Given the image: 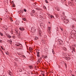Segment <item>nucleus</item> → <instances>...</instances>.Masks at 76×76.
Here are the masks:
<instances>
[{
    "instance_id": "obj_1",
    "label": "nucleus",
    "mask_w": 76,
    "mask_h": 76,
    "mask_svg": "<svg viewBox=\"0 0 76 76\" xmlns=\"http://www.w3.org/2000/svg\"><path fill=\"white\" fill-rule=\"evenodd\" d=\"M62 19L64 20V23H68V22H69L68 20L65 19L64 18Z\"/></svg>"
},
{
    "instance_id": "obj_2",
    "label": "nucleus",
    "mask_w": 76,
    "mask_h": 76,
    "mask_svg": "<svg viewBox=\"0 0 76 76\" xmlns=\"http://www.w3.org/2000/svg\"><path fill=\"white\" fill-rule=\"evenodd\" d=\"M51 27H48V32H49V34H50V33H51Z\"/></svg>"
},
{
    "instance_id": "obj_3",
    "label": "nucleus",
    "mask_w": 76,
    "mask_h": 76,
    "mask_svg": "<svg viewBox=\"0 0 76 76\" xmlns=\"http://www.w3.org/2000/svg\"><path fill=\"white\" fill-rule=\"evenodd\" d=\"M19 29L20 30V31H23L25 30V28L23 27H20L19 28Z\"/></svg>"
},
{
    "instance_id": "obj_4",
    "label": "nucleus",
    "mask_w": 76,
    "mask_h": 76,
    "mask_svg": "<svg viewBox=\"0 0 76 76\" xmlns=\"http://www.w3.org/2000/svg\"><path fill=\"white\" fill-rule=\"evenodd\" d=\"M59 42H60V44H62V43H63V41L62 40H59Z\"/></svg>"
},
{
    "instance_id": "obj_5",
    "label": "nucleus",
    "mask_w": 76,
    "mask_h": 76,
    "mask_svg": "<svg viewBox=\"0 0 76 76\" xmlns=\"http://www.w3.org/2000/svg\"><path fill=\"white\" fill-rule=\"evenodd\" d=\"M41 57H40L39 59V60H38V61L39 62H40V61H41Z\"/></svg>"
},
{
    "instance_id": "obj_6",
    "label": "nucleus",
    "mask_w": 76,
    "mask_h": 76,
    "mask_svg": "<svg viewBox=\"0 0 76 76\" xmlns=\"http://www.w3.org/2000/svg\"><path fill=\"white\" fill-rule=\"evenodd\" d=\"M7 37H8V38H11V37H12L11 36L9 35V34L8 35H7Z\"/></svg>"
},
{
    "instance_id": "obj_7",
    "label": "nucleus",
    "mask_w": 76,
    "mask_h": 76,
    "mask_svg": "<svg viewBox=\"0 0 76 76\" xmlns=\"http://www.w3.org/2000/svg\"><path fill=\"white\" fill-rule=\"evenodd\" d=\"M29 67L30 69H31L33 67V66H29Z\"/></svg>"
},
{
    "instance_id": "obj_8",
    "label": "nucleus",
    "mask_w": 76,
    "mask_h": 76,
    "mask_svg": "<svg viewBox=\"0 0 76 76\" xmlns=\"http://www.w3.org/2000/svg\"><path fill=\"white\" fill-rule=\"evenodd\" d=\"M31 12H32V13H35V10H33L31 11Z\"/></svg>"
},
{
    "instance_id": "obj_9",
    "label": "nucleus",
    "mask_w": 76,
    "mask_h": 76,
    "mask_svg": "<svg viewBox=\"0 0 76 76\" xmlns=\"http://www.w3.org/2000/svg\"><path fill=\"white\" fill-rule=\"evenodd\" d=\"M71 48H73V51H75V48H73V46H71Z\"/></svg>"
},
{
    "instance_id": "obj_10",
    "label": "nucleus",
    "mask_w": 76,
    "mask_h": 76,
    "mask_svg": "<svg viewBox=\"0 0 76 76\" xmlns=\"http://www.w3.org/2000/svg\"><path fill=\"white\" fill-rule=\"evenodd\" d=\"M39 35H41V30L39 31Z\"/></svg>"
},
{
    "instance_id": "obj_11",
    "label": "nucleus",
    "mask_w": 76,
    "mask_h": 76,
    "mask_svg": "<svg viewBox=\"0 0 76 76\" xmlns=\"http://www.w3.org/2000/svg\"><path fill=\"white\" fill-rule=\"evenodd\" d=\"M0 35H1V36H3V34L1 33V32H0Z\"/></svg>"
},
{
    "instance_id": "obj_12",
    "label": "nucleus",
    "mask_w": 76,
    "mask_h": 76,
    "mask_svg": "<svg viewBox=\"0 0 76 76\" xmlns=\"http://www.w3.org/2000/svg\"><path fill=\"white\" fill-rule=\"evenodd\" d=\"M50 16V18H54V16L52 15H51Z\"/></svg>"
},
{
    "instance_id": "obj_13",
    "label": "nucleus",
    "mask_w": 76,
    "mask_h": 76,
    "mask_svg": "<svg viewBox=\"0 0 76 76\" xmlns=\"http://www.w3.org/2000/svg\"><path fill=\"white\" fill-rule=\"evenodd\" d=\"M52 53L53 54H55V53H54V50H52Z\"/></svg>"
},
{
    "instance_id": "obj_14",
    "label": "nucleus",
    "mask_w": 76,
    "mask_h": 76,
    "mask_svg": "<svg viewBox=\"0 0 76 76\" xmlns=\"http://www.w3.org/2000/svg\"><path fill=\"white\" fill-rule=\"evenodd\" d=\"M23 20H24V21H25V20H26V19H25V18H23Z\"/></svg>"
},
{
    "instance_id": "obj_15",
    "label": "nucleus",
    "mask_w": 76,
    "mask_h": 76,
    "mask_svg": "<svg viewBox=\"0 0 76 76\" xmlns=\"http://www.w3.org/2000/svg\"><path fill=\"white\" fill-rule=\"evenodd\" d=\"M38 39V37H35L34 39Z\"/></svg>"
},
{
    "instance_id": "obj_16",
    "label": "nucleus",
    "mask_w": 76,
    "mask_h": 76,
    "mask_svg": "<svg viewBox=\"0 0 76 76\" xmlns=\"http://www.w3.org/2000/svg\"><path fill=\"white\" fill-rule=\"evenodd\" d=\"M9 74L10 75H12V73L10 72L9 73Z\"/></svg>"
},
{
    "instance_id": "obj_17",
    "label": "nucleus",
    "mask_w": 76,
    "mask_h": 76,
    "mask_svg": "<svg viewBox=\"0 0 76 76\" xmlns=\"http://www.w3.org/2000/svg\"><path fill=\"white\" fill-rule=\"evenodd\" d=\"M60 29H61V31H63V28H60Z\"/></svg>"
},
{
    "instance_id": "obj_18",
    "label": "nucleus",
    "mask_w": 76,
    "mask_h": 76,
    "mask_svg": "<svg viewBox=\"0 0 76 76\" xmlns=\"http://www.w3.org/2000/svg\"><path fill=\"white\" fill-rule=\"evenodd\" d=\"M35 15H35V16H37V13H36L35 14Z\"/></svg>"
},
{
    "instance_id": "obj_19",
    "label": "nucleus",
    "mask_w": 76,
    "mask_h": 76,
    "mask_svg": "<svg viewBox=\"0 0 76 76\" xmlns=\"http://www.w3.org/2000/svg\"><path fill=\"white\" fill-rule=\"evenodd\" d=\"M16 46H17L18 47L19 46V45L17 44H16Z\"/></svg>"
},
{
    "instance_id": "obj_20",
    "label": "nucleus",
    "mask_w": 76,
    "mask_h": 76,
    "mask_svg": "<svg viewBox=\"0 0 76 76\" xmlns=\"http://www.w3.org/2000/svg\"><path fill=\"white\" fill-rule=\"evenodd\" d=\"M29 50H32V48H29Z\"/></svg>"
},
{
    "instance_id": "obj_21",
    "label": "nucleus",
    "mask_w": 76,
    "mask_h": 76,
    "mask_svg": "<svg viewBox=\"0 0 76 76\" xmlns=\"http://www.w3.org/2000/svg\"><path fill=\"white\" fill-rule=\"evenodd\" d=\"M39 53H40L39 52H37V54H39Z\"/></svg>"
},
{
    "instance_id": "obj_22",
    "label": "nucleus",
    "mask_w": 76,
    "mask_h": 76,
    "mask_svg": "<svg viewBox=\"0 0 76 76\" xmlns=\"http://www.w3.org/2000/svg\"><path fill=\"white\" fill-rule=\"evenodd\" d=\"M18 44H19V45H21V46H22V44L18 43Z\"/></svg>"
},
{
    "instance_id": "obj_23",
    "label": "nucleus",
    "mask_w": 76,
    "mask_h": 76,
    "mask_svg": "<svg viewBox=\"0 0 76 76\" xmlns=\"http://www.w3.org/2000/svg\"><path fill=\"white\" fill-rule=\"evenodd\" d=\"M44 9H46V7L45 6H44Z\"/></svg>"
},
{
    "instance_id": "obj_24",
    "label": "nucleus",
    "mask_w": 76,
    "mask_h": 76,
    "mask_svg": "<svg viewBox=\"0 0 76 76\" xmlns=\"http://www.w3.org/2000/svg\"><path fill=\"white\" fill-rule=\"evenodd\" d=\"M24 12H26V10H25V9H24Z\"/></svg>"
},
{
    "instance_id": "obj_25",
    "label": "nucleus",
    "mask_w": 76,
    "mask_h": 76,
    "mask_svg": "<svg viewBox=\"0 0 76 76\" xmlns=\"http://www.w3.org/2000/svg\"><path fill=\"white\" fill-rule=\"evenodd\" d=\"M31 31H34V29L32 28Z\"/></svg>"
},
{
    "instance_id": "obj_26",
    "label": "nucleus",
    "mask_w": 76,
    "mask_h": 76,
    "mask_svg": "<svg viewBox=\"0 0 76 76\" xmlns=\"http://www.w3.org/2000/svg\"><path fill=\"white\" fill-rule=\"evenodd\" d=\"M45 2L46 3H48V1L47 0L45 1Z\"/></svg>"
},
{
    "instance_id": "obj_27",
    "label": "nucleus",
    "mask_w": 76,
    "mask_h": 76,
    "mask_svg": "<svg viewBox=\"0 0 76 76\" xmlns=\"http://www.w3.org/2000/svg\"><path fill=\"white\" fill-rule=\"evenodd\" d=\"M56 18H58V16L57 15H56Z\"/></svg>"
},
{
    "instance_id": "obj_28",
    "label": "nucleus",
    "mask_w": 76,
    "mask_h": 76,
    "mask_svg": "<svg viewBox=\"0 0 76 76\" xmlns=\"http://www.w3.org/2000/svg\"><path fill=\"white\" fill-rule=\"evenodd\" d=\"M15 4H13V7H15Z\"/></svg>"
},
{
    "instance_id": "obj_29",
    "label": "nucleus",
    "mask_w": 76,
    "mask_h": 76,
    "mask_svg": "<svg viewBox=\"0 0 76 76\" xmlns=\"http://www.w3.org/2000/svg\"><path fill=\"white\" fill-rule=\"evenodd\" d=\"M23 57H25V58H26V57H25V56H23Z\"/></svg>"
},
{
    "instance_id": "obj_30",
    "label": "nucleus",
    "mask_w": 76,
    "mask_h": 76,
    "mask_svg": "<svg viewBox=\"0 0 76 76\" xmlns=\"http://www.w3.org/2000/svg\"><path fill=\"white\" fill-rule=\"evenodd\" d=\"M37 57H39V55H38V54L37 55Z\"/></svg>"
},
{
    "instance_id": "obj_31",
    "label": "nucleus",
    "mask_w": 76,
    "mask_h": 76,
    "mask_svg": "<svg viewBox=\"0 0 76 76\" xmlns=\"http://www.w3.org/2000/svg\"><path fill=\"white\" fill-rule=\"evenodd\" d=\"M42 75L43 76H44V74H42Z\"/></svg>"
},
{
    "instance_id": "obj_32",
    "label": "nucleus",
    "mask_w": 76,
    "mask_h": 76,
    "mask_svg": "<svg viewBox=\"0 0 76 76\" xmlns=\"http://www.w3.org/2000/svg\"><path fill=\"white\" fill-rule=\"evenodd\" d=\"M10 20H11V21H13V20H12V19H11Z\"/></svg>"
},
{
    "instance_id": "obj_33",
    "label": "nucleus",
    "mask_w": 76,
    "mask_h": 76,
    "mask_svg": "<svg viewBox=\"0 0 76 76\" xmlns=\"http://www.w3.org/2000/svg\"><path fill=\"white\" fill-rule=\"evenodd\" d=\"M57 10H58V11H59V10H60L59 9H58Z\"/></svg>"
},
{
    "instance_id": "obj_34",
    "label": "nucleus",
    "mask_w": 76,
    "mask_h": 76,
    "mask_svg": "<svg viewBox=\"0 0 76 76\" xmlns=\"http://www.w3.org/2000/svg\"><path fill=\"white\" fill-rule=\"evenodd\" d=\"M2 50H4V49L3 48H2Z\"/></svg>"
},
{
    "instance_id": "obj_35",
    "label": "nucleus",
    "mask_w": 76,
    "mask_h": 76,
    "mask_svg": "<svg viewBox=\"0 0 76 76\" xmlns=\"http://www.w3.org/2000/svg\"><path fill=\"white\" fill-rule=\"evenodd\" d=\"M47 58V56H46L45 57V58Z\"/></svg>"
},
{
    "instance_id": "obj_36",
    "label": "nucleus",
    "mask_w": 76,
    "mask_h": 76,
    "mask_svg": "<svg viewBox=\"0 0 76 76\" xmlns=\"http://www.w3.org/2000/svg\"><path fill=\"white\" fill-rule=\"evenodd\" d=\"M20 72H22V70H20Z\"/></svg>"
},
{
    "instance_id": "obj_37",
    "label": "nucleus",
    "mask_w": 76,
    "mask_h": 76,
    "mask_svg": "<svg viewBox=\"0 0 76 76\" xmlns=\"http://www.w3.org/2000/svg\"><path fill=\"white\" fill-rule=\"evenodd\" d=\"M0 19H1V20H2V18H0Z\"/></svg>"
},
{
    "instance_id": "obj_38",
    "label": "nucleus",
    "mask_w": 76,
    "mask_h": 76,
    "mask_svg": "<svg viewBox=\"0 0 76 76\" xmlns=\"http://www.w3.org/2000/svg\"><path fill=\"white\" fill-rule=\"evenodd\" d=\"M1 42V40H0V42Z\"/></svg>"
},
{
    "instance_id": "obj_39",
    "label": "nucleus",
    "mask_w": 76,
    "mask_h": 76,
    "mask_svg": "<svg viewBox=\"0 0 76 76\" xmlns=\"http://www.w3.org/2000/svg\"><path fill=\"white\" fill-rule=\"evenodd\" d=\"M6 54H7V55H8V54H7V53H6Z\"/></svg>"
},
{
    "instance_id": "obj_40",
    "label": "nucleus",
    "mask_w": 76,
    "mask_h": 76,
    "mask_svg": "<svg viewBox=\"0 0 76 76\" xmlns=\"http://www.w3.org/2000/svg\"><path fill=\"white\" fill-rule=\"evenodd\" d=\"M19 46H20V47H22V46H21V45H20Z\"/></svg>"
},
{
    "instance_id": "obj_41",
    "label": "nucleus",
    "mask_w": 76,
    "mask_h": 76,
    "mask_svg": "<svg viewBox=\"0 0 76 76\" xmlns=\"http://www.w3.org/2000/svg\"><path fill=\"white\" fill-rule=\"evenodd\" d=\"M72 76H75V75H72Z\"/></svg>"
},
{
    "instance_id": "obj_42",
    "label": "nucleus",
    "mask_w": 76,
    "mask_h": 76,
    "mask_svg": "<svg viewBox=\"0 0 76 76\" xmlns=\"http://www.w3.org/2000/svg\"><path fill=\"white\" fill-rule=\"evenodd\" d=\"M50 0V1H53V0Z\"/></svg>"
},
{
    "instance_id": "obj_43",
    "label": "nucleus",
    "mask_w": 76,
    "mask_h": 76,
    "mask_svg": "<svg viewBox=\"0 0 76 76\" xmlns=\"http://www.w3.org/2000/svg\"><path fill=\"white\" fill-rule=\"evenodd\" d=\"M34 4H35V5H36V4L34 3Z\"/></svg>"
},
{
    "instance_id": "obj_44",
    "label": "nucleus",
    "mask_w": 76,
    "mask_h": 76,
    "mask_svg": "<svg viewBox=\"0 0 76 76\" xmlns=\"http://www.w3.org/2000/svg\"><path fill=\"white\" fill-rule=\"evenodd\" d=\"M1 48H2L1 46Z\"/></svg>"
},
{
    "instance_id": "obj_45",
    "label": "nucleus",
    "mask_w": 76,
    "mask_h": 76,
    "mask_svg": "<svg viewBox=\"0 0 76 76\" xmlns=\"http://www.w3.org/2000/svg\"><path fill=\"white\" fill-rule=\"evenodd\" d=\"M74 27V26H72V27Z\"/></svg>"
},
{
    "instance_id": "obj_46",
    "label": "nucleus",
    "mask_w": 76,
    "mask_h": 76,
    "mask_svg": "<svg viewBox=\"0 0 76 76\" xmlns=\"http://www.w3.org/2000/svg\"><path fill=\"white\" fill-rule=\"evenodd\" d=\"M10 41H11V42H12V40H10Z\"/></svg>"
},
{
    "instance_id": "obj_47",
    "label": "nucleus",
    "mask_w": 76,
    "mask_h": 76,
    "mask_svg": "<svg viewBox=\"0 0 76 76\" xmlns=\"http://www.w3.org/2000/svg\"><path fill=\"white\" fill-rule=\"evenodd\" d=\"M75 2H76V0H75Z\"/></svg>"
},
{
    "instance_id": "obj_48",
    "label": "nucleus",
    "mask_w": 76,
    "mask_h": 76,
    "mask_svg": "<svg viewBox=\"0 0 76 76\" xmlns=\"http://www.w3.org/2000/svg\"><path fill=\"white\" fill-rule=\"evenodd\" d=\"M64 1H66V0H64Z\"/></svg>"
},
{
    "instance_id": "obj_49",
    "label": "nucleus",
    "mask_w": 76,
    "mask_h": 76,
    "mask_svg": "<svg viewBox=\"0 0 76 76\" xmlns=\"http://www.w3.org/2000/svg\"><path fill=\"white\" fill-rule=\"evenodd\" d=\"M65 67H66V66H65Z\"/></svg>"
},
{
    "instance_id": "obj_50",
    "label": "nucleus",
    "mask_w": 76,
    "mask_h": 76,
    "mask_svg": "<svg viewBox=\"0 0 76 76\" xmlns=\"http://www.w3.org/2000/svg\"><path fill=\"white\" fill-rule=\"evenodd\" d=\"M41 26V25H40Z\"/></svg>"
},
{
    "instance_id": "obj_51",
    "label": "nucleus",
    "mask_w": 76,
    "mask_h": 76,
    "mask_svg": "<svg viewBox=\"0 0 76 76\" xmlns=\"http://www.w3.org/2000/svg\"><path fill=\"white\" fill-rule=\"evenodd\" d=\"M5 76L4 75V76Z\"/></svg>"
},
{
    "instance_id": "obj_52",
    "label": "nucleus",
    "mask_w": 76,
    "mask_h": 76,
    "mask_svg": "<svg viewBox=\"0 0 76 76\" xmlns=\"http://www.w3.org/2000/svg\"><path fill=\"white\" fill-rule=\"evenodd\" d=\"M73 31H74V30H73Z\"/></svg>"
}]
</instances>
